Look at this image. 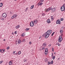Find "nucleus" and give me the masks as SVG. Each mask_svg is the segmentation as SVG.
Instances as JSON below:
<instances>
[{"mask_svg": "<svg viewBox=\"0 0 65 65\" xmlns=\"http://www.w3.org/2000/svg\"><path fill=\"white\" fill-rule=\"evenodd\" d=\"M50 10H52V12H55L56 10V7H55L53 8H52V7H51L50 8L49 7L48 9H45V12H48Z\"/></svg>", "mask_w": 65, "mask_h": 65, "instance_id": "nucleus-1", "label": "nucleus"}, {"mask_svg": "<svg viewBox=\"0 0 65 65\" xmlns=\"http://www.w3.org/2000/svg\"><path fill=\"white\" fill-rule=\"evenodd\" d=\"M65 4H64L63 6L61 7V10L62 11H64V9H65Z\"/></svg>", "mask_w": 65, "mask_h": 65, "instance_id": "nucleus-2", "label": "nucleus"}, {"mask_svg": "<svg viewBox=\"0 0 65 65\" xmlns=\"http://www.w3.org/2000/svg\"><path fill=\"white\" fill-rule=\"evenodd\" d=\"M52 32V30H48L46 32H45L46 34H48L49 35H50V34H51Z\"/></svg>", "mask_w": 65, "mask_h": 65, "instance_id": "nucleus-3", "label": "nucleus"}, {"mask_svg": "<svg viewBox=\"0 0 65 65\" xmlns=\"http://www.w3.org/2000/svg\"><path fill=\"white\" fill-rule=\"evenodd\" d=\"M62 36H59V38L58 39V41L59 42H61L62 40Z\"/></svg>", "mask_w": 65, "mask_h": 65, "instance_id": "nucleus-4", "label": "nucleus"}, {"mask_svg": "<svg viewBox=\"0 0 65 65\" xmlns=\"http://www.w3.org/2000/svg\"><path fill=\"white\" fill-rule=\"evenodd\" d=\"M44 53L45 55H47V53H48V49L47 48H46L45 49Z\"/></svg>", "mask_w": 65, "mask_h": 65, "instance_id": "nucleus-5", "label": "nucleus"}, {"mask_svg": "<svg viewBox=\"0 0 65 65\" xmlns=\"http://www.w3.org/2000/svg\"><path fill=\"white\" fill-rule=\"evenodd\" d=\"M3 17L4 18H6L7 17V15L5 13H3L2 15Z\"/></svg>", "mask_w": 65, "mask_h": 65, "instance_id": "nucleus-6", "label": "nucleus"}, {"mask_svg": "<svg viewBox=\"0 0 65 65\" xmlns=\"http://www.w3.org/2000/svg\"><path fill=\"white\" fill-rule=\"evenodd\" d=\"M30 27H33L34 25V24L33 21H31L30 23Z\"/></svg>", "mask_w": 65, "mask_h": 65, "instance_id": "nucleus-7", "label": "nucleus"}, {"mask_svg": "<svg viewBox=\"0 0 65 65\" xmlns=\"http://www.w3.org/2000/svg\"><path fill=\"white\" fill-rule=\"evenodd\" d=\"M44 34L45 35V38H47L50 35H49L48 34H47L46 33V32Z\"/></svg>", "mask_w": 65, "mask_h": 65, "instance_id": "nucleus-8", "label": "nucleus"}, {"mask_svg": "<svg viewBox=\"0 0 65 65\" xmlns=\"http://www.w3.org/2000/svg\"><path fill=\"white\" fill-rule=\"evenodd\" d=\"M56 23L57 24H61V21H60V20H57L56 22Z\"/></svg>", "mask_w": 65, "mask_h": 65, "instance_id": "nucleus-9", "label": "nucleus"}, {"mask_svg": "<svg viewBox=\"0 0 65 65\" xmlns=\"http://www.w3.org/2000/svg\"><path fill=\"white\" fill-rule=\"evenodd\" d=\"M33 22L34 23L36 24L37 23V22H38V21H37V20L36 19H35L33 21Z\"/></svg>", "mask_w": 65, "mask_h": 65, "instance_id": "nucleus-10", "label": "nucleus"}, {"mask_svg": "<svg viewBox=\"0 0 65 65\" xmlns=\"http://www.w3.org/2000/svg\"><path fill=\"white\" fill-rule=\"evenodd\" d=\"M5 50L4 49H0V52H1L2 53H3L5 52Z\"/></svg>", "mask_w": 65, "mask_h": 65, "instance_id": "nucleus-11", "label": "nucleus"}, {"mask_svg": "<svg viewBox=\"0 0 65 65\" xmlns=\"http://www.w3.org/2000/svg\"><path fill=\"white\" fill-rule=\"evenodd\" d=\"M47 22L48 23V24H50L51 23V20L50 19H48L47 20Z\"/></svg>", "mask_w": 65, "mask_h": 65, "instance_id": "nucleus-12", "label": "nucleus"}, {"mask_svg": "<svg viewBox=\"0 0 65 65\" xmlns=\"http://www.w3.org/2000/svg\"><path fill=\"white\" fill-rule=\"evenodd\" d=\"M51 21H53L54 20V17L53 16H52L51 17Z\"/></svg>", "mask_w": 65, "mask_h": 65, "instance_id": "nucleus-13", "label": "nucleus"}, {"mask_svg": "<svg viewBox=\"0 0 65 65\" xmlns=\"http://www.w3.org/2000/svg\"><path fill=\"white\" fill-rule=\"evenodd\" d=\"M18 44H20L22 42V41L20 39H19L18 40Z\"/></svg>", "mask_w": 65, "mask_h": 65, "instance_id": "nucleus-14", "label": "nucleus"}, {"mask_svg": "<svg viewBox=\"0 0 65 65\" xmlns=\"http://www.w3.org/2000/svg\"><path fill=\"white\" fill-rule=\"evenodd\" d=\"M25 33L24 32H23L22 34L21 35V36H22V37H24L25 36Z\"/></svg>", "mask_w": 65, "mask_h": 65, "instance_id": "nucleus-15", "label": "nucleus"}, {"mask_svg": "<svg viewBox=\"0 0 65 65\" xmlns=\"http://www.w3.org/2000/svg\"><path fill=\"white\" fill-rule=\"evenodd\" d=\"M20 27V25H17V26H16L15 28L16 29H18V28H19Z\"/></svg>", "mask_w": 65, "mask_h": 65, "instance_id": "nucleus-16", "label": "nucleus"}, {"mask_svg": "<svg viewBox=\"0 0 65 65\" xmlns=\"http://www.w3.org/2000/svg\"><path fill=\"white\" fill-rule=\"evenodd\" d=\"M12 62L11 61H10L9 62V65H12Z\"/></svg>", "mask_w": 65, "mask_h": 65, "instance_id": "nucleus-17", "label": "nucleus"}, {"mask_svg": "<svg viewBox=\"0 0 65 65\" xmlns=\"http://www.w3.org/2000/svg\"><path fill=\"white\" fill-rule=\"evenodd\" d=\"M44 61L45 62H48V59L47 58H45L44 60Z\"/></svg>", "mask_w": 65, "mask_h": 65, "instance_id": "nucleus-18", "label": "nucleus"}, {"mask_svg": "<svg viewBox=\"0 0 65 65\" xmlns=\"http://www.w3.org/2000/svg\"><path fill=\"white\" fill-rule=\"evenodd\" d=\"M3 3H0V7H2L3 6Z\"/></svg>", "mask_w": 65, "mask_h": 65, "instance_id": "nucleus-19", "label": "nucleus"}, {"mask_svg": "<svg viewBox=\"0 0 65 65\" xmlns=\"http://www.w3.org/2000/svg\"><path fill=\"white\" fill-rule=\"evenodd\" d=\"M45 14H45V13H42V16H44V15H45Z\"/></svg>", "mask_w": 65, "mask_h": 65, "instance_id": "nucleus-20", "label": "nucleus"}, {"mask_svg": "<svg viewBox=\"0 0 65 65\" xmlns=\"http://www.w3.org/2000/svg\"><path fill=\"white\" fill-rule=\"evenodd\" d=\"M21 51H19L18 52V55H20V54H21Z\"/></svg>", "mask_w": 65, "mask_h": 65, "instance_id": "nucleus-21", "label": "nucleus"}, {"mask_svg": "<svg viewBox=\"0 0 65 65\" xmlns=\"http://www.w3.org/2000/svg\"><path fill=\"white\" fill-rule=\"evenodd\" d=\"M34 7V5H33L30 8L31 9H33V8Z\"/></svg>", "mask_w": 65, "mask_h": 65, "instance_id": "nucleus-22", "label": "nucleus"}, {"mask_svg": "<svg viewBox=\"0 0 65 65\" xmlns=\"http://www.w3.org/2000/svg\"><path fill=\"white\" fill-rule=\"evenodd\" d=\"M45 43H43V46H45V45H46Z\"/></svg>", "mask_w": 65, "mask_h": 65, "instance_id": "nucleus-23", "label": "nucleus"}, {"mask_svg": "<svg viewBox=\"0 0 65 65\" xmlns=\"http://www.w3.org/2000/svg\"><path fill=\"white\" fill-rule=\"evenodd\" d=\"M30 28H26L25 29V31H29Z\"/></svg>", "mask_w": 65, "mask_h": 65, "instance_id": "nucleus-24", "label": "nucleus"}, {"mask_svg": "<svg viewBox=\"0 0 65 65\" xmlns=\"http://www.w3.org/2000/svg\"><path fill=\"white\" fill-rule=\"evenodd\" d=\"M63 31L62 30H60V33H63Z\"/></svg>", "mask_w": 65, "mask_h": 65, "instance_id": "nucleus-25", "label": "nucleus"}, {"mask_svg": "<svg viewBox=\"0 0 65 65\" xmlns=\"http://www.w3.org/2000/svg\"><path fill=\"white\" fill-rule=\"evenodd\" d=\"M55 56H54L52 58V59L53 60H54V59H55Z\"/></svg>", "mask_w": 65, "mask_h": 65, "instance_id": "nucleus-26", "label": "nucleus"}, {"mask_svg": "<svg viewBox=\"0 0 65 65\" xmlns=\"http://www.w3.org/2000/svg\"><path fill=\"white\" fill-rule=\"evenodd\" d=\"M51 64H53V61L52 60L51 61V62L50 63Z\"/></svg>", "mask_w": 65, "mask_h": 65, "instance_id": "nucleus-27", "label": "nucleus"}, {"mask_svg": "<svg viewBox=\"0 0 65 65\" xmlns=\"http://www.w3.org/2000/svg\"><path fill=\"white\" fill-rule=\"evenodd\" d=\"M44 1V0H40V2H43V1Z\"/></svg>", "mask_w": 65, "mask_h": 65, "instance_id": "nucleus-28", "label": "nucleus"}, {"mask_svg": "<svg viewBox=\"0 0 65 65\" xmlns=\"http://www.w3.org/2000/svg\"><path fill=\"white\" fill-rule=\"evenodd\" d=\"M1 20H2L3 21L4 20V18H2L1 19Z\"/></svg>", "mask_w": 65, "mask_h": 65, "instance_id": "nucleus-29", "label": "nucleus"}, {"mask_svg": "<svg viewBox=\"0 0 65 65\" xmlns=\"http://www.w3.org/2000/svg\"><path fill=\"white\" fill-rule=\"evenodd\" d=\"M54 33H55V32H54L52 34V35H51V36H53V35H54Z\"/></svg>", "mask_w": 65, "mask_h": 65, "instance_id": "nucleus-30", "label": "nucleus"}, {"mask_svg": "<svg viewBox=\"0 0 65 65\" xmlns=\"http://www.w3.org/2000/svg\"><path fill=\"white\" fill-rule=\"evenodd\" d=\"M14 18V16H13L11 17V19H13V18Z\"/></svg>", "mask_w": 65, "mask_h": 65, "instance_id": "nucleus-31", "label": "nucleus"}, {"mask_svg": "<svg viewBox=\"0 0 65 65\" xmlns=\"http://www.w3.org/2000/svg\"><path fill=\"white\" fill-rule=\"evenodd\" d=\"M25 39H24L22 40V42H25Z\"/></svg>", "mask_w": 65, "mask_h": 65, "instance_id": "nucleus-32", "label": "nucleus"}, {"mask_svg": "<svg viewBox=\"0 0 65 65\" xmlns=\"http://www.w3.org/2000/svg\"><path fill=\"white\" fill-rule=\"evenodd\" d=\"M3 61H0V64H1V63H3Z\"/></svg>", "mask_w": 65, "mask_h": 65, "instance_id": "nucleus-33", "label": "nucleus"}, {"mask_svg": "<svg viewBox=\"0 0 65 65\" xmlns=\"http://www.w3.org/2000/svg\"><path fill=\"white\" fill-rule=\"evenodd\" d=\"M24 62H26V61H27V60L26 59H24Z\"/></svg>", "mask_w": 65, "mask_h": 65, "instance_id": "nucleus-34", "label": "nucleus"}, {"mask_svg": "<svg viewBox=\"0 0 65 65\" xmlns=\"http://www.w3.org/2000/svg\"><path fill=\"white\" fill-rule=\"evenodd\" d=\"M63 18H61L60 19V20L61 21H63Z\"/></svg>", "mask_w": 65, "mask_h": 65, "instance_id": "nucleus-35", "label": "nucleus"}, {"mask_svg": "<svg viewBox=\"0 0 65 65\" xmlns=\"http://www.w3.org/2000/svg\"><path fill=\"white\" fill-rule=\"evenodd\" d=\"M40 4V6H41V5H42V4H43V3H41Z\"/></svg>", "mask_w": 65, "mask_h": 65, "instance_id": "nucleus-36", "label": "nucleus"}, {"mask_svg": "<svg viewBox=\"0 0 65 65\" xmlns=\"http://www.w3.org/2000/svg\"><path fill=\"white\" fill-rule=\"evenodd\" d=\"M53 55H54V54H53V53H52V55H51V57H53Z\"/></svg>", "mask_w": 65, "mask_h": 65, "instance_id": "nucleus-37", "label": "nucleus"}, {"mask_svg": "<svg viewBox=\"0 0 65 65\" xmlns=\"http://www.w3.org/2000/svg\"><path fill=\"white\" fill-rule=\"evenodd\" d=\"M64 27L63 26H62V29H64Z\"/></svg>", "mask_w": 65, "mask_h": 65, "instance_id": "nucleus-38", "label": "nucleus"}, {"mask_svg": "<svg viewBox=\"0 0 65 65\" xmlns=\"http://www.w3.org/2000/svg\"><path fill=\"white\" fill-rule=\"evenodd\" d=\"M9 46L7 48V50H9Z\"/></svg>", "mask_w": 65, "mask_h": 65, "instance_id": "nucleus-39", "label": "nucleus"}, {"mask_svg": "<svg viewBox=\"0 0 65 65\" xmlns=\"http://www.w3.org/2000/svg\"><path fill=\"white\" fill-rule=\"evenodd\" d=\"M48 65H50V62L49 61H48Z\"/></svg>", "mask_w": 65, "mask_h": 65, "instance_id": "nucleus-40", "label": "nucleus"}, {"mask_svg": "<svg viewBox=\"0 0 65 65\" xmlns=\"http://www.w3.org/2000/svg\"><path fill=\"white\" fill-rule=\"evenodd\" d=\"M15 51H13V54H15Z\"/></svg>", "mask_w": 65, "mask_h": 65, "instance_id": "nucleus-41", "label": "nucleus"}, {"mask_svg": "<svg viewBox=\"0 0 65 65\" xmlns=\"http://www.w3.org/2000/svg\"><path fill=\"white\" fill-rule=\"evenodd\" d=\"M52 45V44H50L48 45V46H49V47H50V46H51Z\"/></svg>", "mask_w": 65, "mask_h": 65, "instance_id": "nucleus-42", "label": "nucleus"}, {"mask_svg": "<svg viewBox=\"0 0 65 65\" xmlns=\"http://www.w3.org/2000/svg\"><path fill=\"white\" fill-rule=\"evenodd\" d=\"M17 31H15L14 32V33L15 34H17Z\"/></svg>", "mask_w": 65, "mask_h": 65, "instance_id": "nucleus-43", "label": "nucleus"}, {"mask_svg": "<svg viewBox=\"0 0 65 65\" xmlns=\"http://www.w3.org/2000/svg\"><path fill=\"white\" fill-rule=\"evenodd\" d=\"M43 49L44 50V47H43L42 49V50H43Z\"/></svg>", "mask_w": 65, "mask_h": 65, "instance_id": "nucleus-44", "label": "nucleus"}, {"mask_svg": "<svg viewBox=\"0 0 65 65\" xmlns=\"http://www.w3.org/2000/svg\"><path fill=\"white\" fill-rule=\"evenodd\" d=\"M18 53H16L15 54V55H18Z\"/></svg>", "mask_w": 65, "mask_h": 65, "instance_id": "nucleus-45", "label": "nucleus"}, {"mask_svg": "<svg viewBox=\"0 0 65 65\" xmlns=\"http://www.w3.org/2000/svg\"><path fill=\"white\" fill-rule=\"evenodd\" d=\"M37 5H38V6H39V5H40V4L38 3V4Z\"/></svg>", "mask_w": 65, "mask_h": 65, "instance_id": "nucleus-46", "label": "nucleus"}, {"mask_svg": "<svg viewBox=\"0 0 65 65\" xmlns=\"http://www.w3.org/2000/svg\"><path fill=\"white\" fill-rule=\"evenodd\" d=\"M29 44H31V42H29Z\"/></svg>", "mask_w": 65, "mask_h": 65, "instance_id": "nucleus-47", "label": "nucleus"}, {"mask_svg": "<svg viewBox=\"0 0 65 65\" xmlns=\"http://www.w3.org/2000/svg\"><path fill=\"white\" fill-rule=\"evenodd\" d=\"M52 50L53 52H54V48H52Z\"/></svg>", "mask_w": 65, "mask_h": 65, "instance_id": "nucleus-48", "label": "nucleus"}, {"mask_svg": "<svg viewBox=\"0 0 65 65\" xmlns=\"http://www.w3.org/2000/svg\"><path fill=\"white\" fill-rule=\"evenodd\" d=\"M40 51H41V50H42V48H41L40 49Z\"/></svg>", "mask_w": 65, "mask_h": 65, "instance_id": "nucleus-49", "label": "nucleus"}, {"mask_svg": "<svg viewBox=\"0 0 65 65\" xmlns=\"http://www.w3.org/2000/svg\"><path fill=\"white\" fill-rule=\"evenodd\" d=\"M12 34H13V35H14V33L12 32Z\"/></svg>", "mask_w": 65, "mask_h": 65, "instance_id": "nucleus-50", "label": "nucleus"}, {"mask_svg": "<svg viewBox=\"0 0 65 65\" xmlns=\"http://www.w3.org/2000/svg\"><path fill=\"white\" fill-rule=\"evenodd\" d=\"M56 44L57 45H58L59 44V43H56Z\"/></svg>", "mask_w": 65, "mask_h": 65, "instance_id": "nucleus-51", "label": "nucleus"}, {"mask_svg": "<svg viewBox=\"0 0 65 65\" xmlns=\"http://www.w3.org/2000/svg\"><path fill=\"white\" fill-rule=\"evenodd\" d=\"M17 17V15H15V16H14V18H15Z\"/></svg>", "mask_w": 65, "mask_h": 65, "instance_id": "nucleus-52", "label": "nucleus"}, {"mask_svg": "<svg viewBox=\"0 0 65 65\" xmlns=\"http://www.w3.org/2000/svg\"><path fill=\"white\" fill-rule=\"evenodd\" d=\"M62 35H63V34H61V36H61V37H62Z\"/></svg>", "mask_w": 65, "mask_h": 65, "instance_id": "nucleus-53", "label": "nucleus"}, {"mask_svg": "<svg viewBox=\"0 0 65 65\" xmlns=\"http://www.w3.org/2000/svg\"><path fill=\"white\" fill-rule=\"evenodd\" d=\"M58 46H60V44H58Z\"/></svg>", "mask_w": 65, "mask_h": 65, "instance_id": "nucleus-54", "label": "nucleus"}, {"mask_svg": "<svg viewBox=\"0 0 65 65\" xmlns=\"http://www.w3.org/2000/svg\"><path fill=\"white\" fill-rule=\"evenodd\" d=\"M3 41H5V39H4L3 40Z\"/></svg>", "mask_w": 65, "mask_h": 65, "instance_id": "nucleus-55", "label": "nucleus"}, {"mask_svg": "<svg viewBox=\"0 0 65 65\" xmlns=\"http://www.w3.org/2000/svg\"><path fill=\"white\" fill-rule=\"evenodd\" d=\"M10 14H11L12 13H11V11H10Z\"/></svg>", "mask_w": 65, "mask_h": 65, "instance_id": "nucleus-56", "label": "nucleus"}, {"mask_svg": "<svg viewBox=\"0 0 65 65\" xmlns=\"http://www.w3.org/2000/svg\"><path fill=\"white\" fill-rule=\"evenodd\" d=\"M27 11V10H25V11H26V12Z\"/></svg>", "mask_w": 65, "mask_h": 65, "instance_id": "nucleus-57", "label": "nucleus"}, {"mask_svg": "<svg viewBox=\"0 0 65 65\" xmlns=\"http://www.w3.org/2000/svg\"><path fill=\"white\" fill-rule=\"evenodd\" d=\"M15 14H14L13 15V16H15Z\"/></svg>", "mask_w": 65, "mask_h": 65, "instance_id": "nucleus-58", "label": "nucleus"}, {"mask_svg": "<svg viewBox=\"0 0 65 65\" xmlns=\"http://www.w3.org/2000/svg\"><path fill=\"white\" fill-rule=\"evenodd\" d=\"M28 8H26V10H27V9H28Z\"/></svg>", "mask_w": 65, "mask_h": 65, "instance_id": "nucleus-59", "label": "nucleus"}, {"mask_svg": "<svg viewBox=\"0 0 65 65\" xmlns=\"http://www.w3.org/2000/svg\"><path fill=\"white\" fill-rule=\"evenodd\" d=\"M64 11L65 12V8H64Z\"/></svg>", "mask_w": 65, "mask_h": 65, "instance_id": "nucleus-60", "label": "nucleus"}, {"mask_svg": "<svg viewBox=\"0 0 65 65\" xmlns=\"http://www.w3.org/2000/svg\"><path fill=\"white\" fill-rule=\"evenodd\" d=\"M54 54H55V55H56V53H55H55H54Z\"/></svg>", "mask_w": 65, "mask_h": 65, "instance_id": "nucleus-61", "label": "nucleus"}, {"mask_svg": "<svg viewBox=\"0 0 65 65\" xmlns=\"http://www.w3.org/2000/svg\"><path fill=\"white\" fill-rule=\"evenodd\" d=\"M59 59H60V58H58V60H59Z\"/></svg>", "mask_w": 65, "mask_h": 65, "instance_id": "nucleus-62", "label": "nucleus"}, {"mask_svg": "<svg viewBox=\"0 0 65 65\" xmlns=\"http://www.w3.org/2000/svg\"><path fill=\"white\" fill-rule=\"evenodd\" d=\"M17 0H14V1H17Z\"/></svg>", "mask_w": 65, "mask_h": 65, "instance_id": "nucleus-63", "label": "nucleus"}, {"mask_svg": "<svg viewBox=\"0 0 65 65\" xmlns=\"http://www.w3.org/2000/svg\"><path fill=\"white\" fill-rule=\"evenodd\" d=\"M64 1L65 2V0H64Z\"/></svg>", "mask_w": 65, "mask_h": 65, "instance_id": "nucleus-64", "label": "nucleus"}]
</instances>
